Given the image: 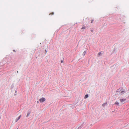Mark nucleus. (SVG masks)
<instances>
[{
    "instance_id": "nucleus-15",
    "label": "nucleus",
    "mask_w": 129,
    "mask_h": 129,
    "mask_svg": "<svg viewBox=\"0 0 129 129\" xmlns=\"http://www.w3.org/2000/svg\"><path fill=\"white\" fill-rule=\"evenodd\" d=\"M81 128V127H79L78 128V129H80Z\"/></svg>"
},
{
    "instance_id": "nucleus-1",
    "label": "nucleus",
    "mask_w": 129,
    "mask_h": 129,
    "mask_svg": "<svg viewBox=\"0 0 129 129\" xmlns=\"http://www.w3.org/2000/svg\"><path fill=\"white\" fill-rule=\"evenodd\" d=\"M126 91L125 89H121L120 90V91H119V93L121 95H122L125 93L126 92Z\"/></svg>"
},
{
    "instance_id": "nucleus-8",
    "label": "nucleus",
    "mask_w": 129,
    "mask_h": 129,
    "mask_svg": "<svg viewBox=\"0 0 129 129\" xmlns=\"http://www.w3.org/2000/svg\"><path fill=\"white\" fill-rule=\"evenodd\" d=\"M86 28V27L85 26H83L81 28V29H85Z\"/></svg>"
},
{
    "instance_id": "nucleus-21",
    "label": "nucleus",
    "mask_w": 129,
    "mask_h": 129,
    "mask_svg": "<svg viewBox=\"0 0 129 129\" xmlns=\"http://www.w3.org/2000/svg\"><path fill=\"white\" fill-rule=\"evenodd\" d=\"M15 95H16V94H15Z\"/></svg>"
},
{
    "instance_id": "nucleus-5",
    "label": "nucleus",
    "mask_w": 129,
    "mask_h": 129,
    "mask_svg": "<svg viewBox=\"0 0 129 129\" xmlns=\"http://www.w3.org/2000/svg\"><path fill=\"white\" fill-rule=\"evenodd\" d=\"M103 54V53L102 52H100L98 54V56H99L101 55H102Z\"/></svg>"
},
{
    "instance_id": "nucleus-12",
    "label": "nucleus",
    "mask_w": 129,
    "mask_h": 129,
    "mask_svg": "<svg viewBox=\"0 0 129 129\" xmlns=\"http://www.w3.org/2000/svg\"><path fill=\"white\" fill-rule=\"evenodd\" d=\"M107 103H104L102 105V106H104V105L105 104H106Z\"/></svg>"
},
{
    "instance_id": "nucleus-20",
    "label": "nucleus",
    "mask_w": 129,
    "mask_h": 129,
    "mask_svg": "<svg viewBox=\"0 0 129 129\" xmlns=\"http://www.w3.org/2000/svg\"><path fill=\"white\" fill-rule=\"evenodd\" d=\"M39 103V101H37V103Z\"/></svg>"
},
{
    "instance_id": "nucleus-4",
    "label": "nucleus",
    "mask_w": 129,
    "mask_h": 129,
    "mask_svg": "<svg viewBox=\"0 0 129 129\" xmlns=\"http://www.w3.org/2000/svg\"><path fill=\"white\" fill-rule=\"evenodd\" d=\"M21 116V115H20L18 117V118H16V122H17V121L20 118V117Z\"/></svg>"
},
{
    "instance_id": "nucleus-7",
    "label": "nucleus",
    "mask_w": 129,
    "mask_h": 129,
    "mask_svg": "<svg viewBox=\"0 0 129 129\" xmlns=\"http://www.w3.org/2000/svg\"><path fill=\"white\" fill-rule=\"evenodd\" d=\"M88 94H86L84 97V99H86L87 98H88Z\"/></svg>"
},
{
    "instance_id": "nucleus-14",
    "label": "nucleus",
    "mask_w": 129,
    "mask_h": 129,
    "mask_svg": "<svg viewBox=\"0 0 129 129\" xmlns=\"http://www.w3.org/2000/svg\"><path fill=\"white\" fill-rule=\"evenodd\" d=\"M119 89H117V92H118V91H119Z\"/></svg>"
},
{
    "instance_id": "nucleus-19",
    "label": "nucleus",
    "mask_w": 129,
    "mask_h": 129,
    "mask_svg": "<svg viewBox=\"0 0 129 129\" xmlns=\"http://www.w3.org/2000/svg\"><path fill=\"white\" fill-rule=\"evenodd\" d=\"M13 51H14V52H15V50H13Z\"/></svg>"
},
{
    "instance_id": "nucleus-16",
    "label": "nucleus",
    "mask_w": 129,
    "mask_h": 129,
    "mask_svg": "<svg viewBox=\"0 0 129 129\" xmlns=\"http://www.w3.org/2000/svg\"><path fill=\"white\" fill-rule=\"evenodd\" d=\"M91 31L92 32H93V30H91Z\"/></svg>"
},
{
    "instance_id": "nucleus-10",
    "label": "nucleus",
    "mask_w": 129,
    "mask_h": 129,
    "mask_svg": "<svg viewBox=\"0 0 129 129\" xmlns=\"http://www.w3.org/2000/svg\"><path fill=\"white\" fill-rule=\"evenodd\" d=\"M115 104L117 105H118L119 104V103L118 102H116L115 103Z\"/></svg>"
},
{
    "instance_id": "nucleus-6",
    "label": "nucleus",
    "mask_w": 129,
    "mask_h": 129,
    "mask_svg": "<svg viewBox=\"0 0 129 129\" xmlns=\"http://www.w3.org/2000/svg\"><path fill=\"white\" fill-rule=\"evenodd\" d=\"M86 53V51H84L83 53L82 54V55L83 56H84L85 55Z\"/></svg>"
},
{
    "instance_id": "nucleus-9",
    "label": "nucleus",
    "mask_w": 129,
    "mask_h": 129,
    "mask_svg": "<svg viewBox=\"0 0 129 129\" xmlns=\"http://www.w3.org/2000/svg\"><path fill=\"white\" fill-rule=\"evenodd\" d=\"M30 112H28L27 113V115H26V117H28L29 116V115H30Z\"/></svg>"
},
{
    "instance_id": "nucleus-11",
    "label": "nucleus",
    "mask_w": 129,
    "mask_h": 129,
    "mask_svg": "<svg viewBox=\"0 0 129 129\" xmlns=\"http://www.w3.org/2000/svg\"><path fill=\"white\" fill-rule=\"evenodd\" d=\"M64 61V60H61V63H63V62Z\"/></svg>"
},
{
    "instance_id": "nucleus-13",
    "label": "nucleus",
    "mask_w": 129,
    "mask_h": 129,
    "mask_svg": "<svg viewBox=\"0 0 129 129\" xmlns=\"http://www.w3.org/2000/svg\"><path fill=\"white\" fill-rule=\"evenodd\" d=\"M93 20H93V19H92L91 20V23H92L93 22Z\"/></svg>"
},
{
    "instance_id": "nucleus-17",
    "label": "nucleus",
    "mask_w": 129,
    "mask_h": 129,
    "mask_svg": "<svg viewBox=\"0 0 129 129\" xmlns=\"http://www.w3.org/2000/svg\"><path fill=\"white\" fill-rule=\"evenodd\" d=\"M45 51H46V53H47V50H45Z\"/></svg>"
},
{
    "instance_id": "nucleus-2",
    "label": "nucleus",
    "mask_w": 129,
    "mask_h": 129,
    "mask_svg": "<svg viewBox=\"0 0 129 129\" xmlns=\"http://www.w3.org/2000/svg\"><path fill=\"white\" fill-rule=\"evenodd\" d=\"M126 100V99H120V102L122 104L124 103Z\"/></svg>"
},
{
    "instance_id": "nucleus-18",
    "label": "nucleus",
    "mask_w": 129,
    "mask_h": 129,
    "mask_svg": "<svg viewBox=\"0 0 129 129\" xmlns=\"http://www.w3.org/2000/svg\"><path fill=\"white\" fill-rule=\"evenodd\" d=\"M17 91V90H16V91H15V93H16Z\"/></svg>"
},
{
    "instance_id": "nucleus-3",
    "label": "nucleus",
    "mask_w": 129,
    "mask_h": 129,
    "mask_svg": "<svg viewBox=\"0 0 129 129\" xmlns=\"http://www.w3.org/2000/svg\"><path fill=\"white\" fill-rule=\"evenodd\" d=\"M46 100V99L44 98H42L39 99V101L40 102L43 103Z\"/></svg>"
}]
</instances>
